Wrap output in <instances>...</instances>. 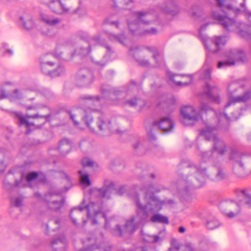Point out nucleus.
<instances>
[{
	"label": "nucleus",
	"instance_id": "14",
	"mask_svg": "<svg viewBox=\"0 0 251 251\" xmlns=\"http://www.w3.org/2000/svg\"><path fill=\"white\" fill-rule=\"evenodd\" d=\"M166 73L170 80L178 86H187L191 83L192 81L193 78L191 75H174L169 71H167Z\"/></svg>",
	"mask_w": 251,
	"mask_h": 251
},
{
	"label": "nucleus",
	"instance_id": "64",
	"mask_svg": "<svg viewBox=\"0 0 251 251\" xmlns=\"http://www.w3.org/2000/svg\"><path fill=\"white\" fill-rule=\"evenodd\" d=\"M137 190L136 187H134V189H133V191H135V190Z\"/></svg>",
	"mask_w": 251,
	"mask_h": 251
},
{
	"label": "nucleus",
	"instance_id": "52",
	"mask_svg": "<svg viewBox=\"0 0 251 251\" xmlns=\"http://www.w3.org/2000/svg\"><path fill=\"white\" fill-rule=\"evenodd\" d=\"M50 220H53L54 223L57 225H59L60 223V221L59 219L55 218H51Z\"/></svg>",
	"mask_w": 251,
	"mask_h": 251
},
{
	"label": "nucleus",
	"instance_id": "19",
	"mask_svg": "<svg viewBox=\"0 0 251 251\" xmlns=\"http://www.w3.org/2000/svg\"><path fill=\"white\" fill-rule=\"evenodd\" d=\"M169 251H196L194 245L190 243H186L184 245H179L176 239H172Z\"/></svg>",
	"mask_w": 251,
	"mask_h": 251
},
{
	"label": "nucleus",
	"instance_id": "62",
	"mask_svg": "<svg viewBox=\"0 0 251 251\" xmlns=\"http://www.w3.org/2000/svg\"><path fill=\"white\" fill-rule=\"evenodd\" d=\"M86 223V221L85 220H83V224L85 225Z\"/></svg>",
	"mask_w": 251,
	"mask_h": 251
},
{
	"label": "nucleus",
	"instance_id": "59",
	"mask_svg": "<svg viewBox=\"0 0 251 251\" xmlns=\"http://www.w3.org/2000/svg\"><path fill=\"white\" fill-rule=\"evenodd\" d=\"M65 176L66 179L67 180H70V178H69V177L67 175H65Z\"/></svg>",
	"mask_w": 251,
	"mask_h": 251
},
{
	"label": "nucleus",
	"instance_id": "38",
	"mask_svg": "<svg viewBox=\"0 0 251 251\" xmlns=\"http://www.w3.org/2000/svg\"><path fill=\"white\" fill-rule=\"evenodd\" d=\"M108 36L109 39L112 41H117L123 45H125V41L126 40V38L123 34L117 35L108 33Z\"/></svg>",
	"mask_w": 251,
	"mask_h": 251
},
{
	"label": "nucleus",
	"instance_id": "20",
	"mask_svg": "<svg viewBox=\"0 0 251 251\" xmlns=\"http://www.w3.org/2000/svg\"><path fill=\"white\" fill-rule=\"evenodd\" d=\"M57 194H56L55 193L49 192L45 195L44 198L45 201L49 208L55 211L58 210L63 206L64 203V200L63 199H61L60 201L53 200L51 201H50L49 200V198L52 197L53 195Z\"/></svg>",
	"mask_w": 251,
	"mask_h": 251
},
{
	"label": "nucleus",
	"instance_id": "16",
	"mask_svg": "<svg viewBox=\"0 0 251 251\" xmlns=\"http://www.w3.org/2000/svg\"><path fill=\"white\" fill-rule=\"evenodd\" d=\"M193 168L196 171L194 178L198 182V185L193 184V187L197 188L203 185L209 176L207 174L206 169L202 167L201 165L199 166L194 165Z\"/></svg>",
	"mask_w": 251,
	"mask_h": 251
},
{
	"label": "nucleus",
	"instance_id": "1",
	"mask_svg": "<svg viewBox=\"0 0 251 251\" xmlns=\"http://www.w3.org/2000/svg\"><path fill=\"white\" fill-rule=\"evenodd\" d=\"M128 189V186L123 185L117 190L114 183L108 181L105 182L104 185L102 188L92 189L89 193L84 194L81 205L71 210L70 216L72 222L75 226L77 225L76 219L73 217V213L80 214L85 208L87 210L88 220L91 221L92 225L97 224L98 219L101 218L105 220V229L110 228L111 226H115V228L110 229L112 234L118 236L122 235L124 232L132 234L140 225L144 224L147 221L150 214L158 211L165 203L172 204L174 202L173 201L171 200L167 201L159 200L154 194L159 192L161 190L153 185L149 186L141 190V191L144 192L145 204L140 202L139 194L136 192L133 194H128L136 203V216L127 220L123 229H122L121 227L116 224L114 218L108 219L106 217L100 199L101 198L109 199L110 194L113 193L122 195L127 191Z\"/></svg>",
	"mask_w": 251,
	"mask_h": 251
},
{
	"label": "nucleus",
	"instance_id": "21",
	"mask_svg": "<svg viewBox=\"0 0 251 251\" xmlns=\"http://www.w3.org/2000/svg\"><path fill=\"white\" fill-rule=\"evenodd\" d=\"M238 201L241 205L245 204L251 207V192L248 189L238 191Z\"/></svg>",
	"mask_w": 251,
	"mask_h": 251
},
{
	"label": "nucleus",
	"instance_id": "32",
	"mask_svg": "<svg viewBox=\"0 0 251 251\" xmlns=\"http://www.w3.org/2000/svg\"><path fill=\"white\" fill-rule=\"evenodd\" d=\"M162 10L165 13L174 15L178 12V8L174 1H170L165 7L162 8Z\"/></svg>",
	"mask_w": 251,
	"mask_h": 251
},
{
	"label": "nucleus",
	"instance_id": "30",
	"mask_svg": "<svg viewBox=\"0 0 251 251\" xmlns=\"http://www.w3.org/2000/svg\"><path fill=\"white\" fill-rule=\"evenodd\" d=\"M100 44V39L99 37H94L89 41V48L80 49V52L78 53L82 56H85L91 52V47L92 45Z\"/></svg>",
	"mask_w": 251,
	"mask_h": 251
},
{
	"label": "nucleus",
	"instance_id": "5",
	"mask_svg": "<svg viewBox=\"0 0 251 251\" xmlns=\"http://www.w3.org/2000/svg\"><path fill=\"white\" fill-rule=\"evenodd\" d=\"M61 52H55L54 54L50 53L43 54L39 59L40 68L42 72L46 75H48L52 77L60 76L64 73V67L59 65L54 70H52L54 66V62L53 60L54 58L59 59L61 56Z\"/></svg>",
	"mask_w": 251,
	"mask_h": 251
},
{
	"label": "nucleus",
	"instance_id": "27",
	"mask_svg": "<svg viewBox=\"0 0 251 251\" xmlns=\"http://www.w3.org/2000/svg\"><path fill=\"white\" fill-rule=\"evenodd\" d=\"M72 142L67 139H64L60 141L56 151L58 150L62 155H65L70 152Z\"/></svg>",
	"mask_w": 251,
	"mask_h": 251
},
{
	"label": "nucleus",
	"instance_id": "60",
	"mask_svg": "<svg viewBox=\"0 0 251 251\" xmlns=\"http://www.w3.org/2000/svg\"><path fill=\"white\" fill-rule=\"evenodd\" d=\"M2 46H3L4 48H6L7 47V45L6 43H3L2 44Z\"/></svg>",
	"mask_w": 251,
	"mask_h": 251
},
{
	"label": "nucleus",
	"instance_id": "35",
	"mask_svg": "<svg viewBox=\"0 0 251 251\" xmlns=\"http://www.w3.org/2000/svg\"><path fill=\"white\" fill-rule=\"evenodd\" d=\"M143 240L147 243H155L161 240V239L158 235H151L144 234L142 232Z\"/></svg>",
	"mask_w": 251,
	"mask_h": 251
},
{
	"label": "nucleus",
	"instance_id": "44",
	"mask_svg": "<svg viewBox=\"0 0 251 251\" xmlns=\"http://www.w3.org/2000/svg\"><path fill=\"white\" fill-rule=\"evenodd\" d=\"M78 110H77L76 111H75L74 112V113H73L72 112H70L69 113V114H70V118L72 119V120L74 122V124L77 126L78 125V122L77 121H76L75 120V115L78 113Z\"/></svg>",
	"mask_w": 251,
	"mask_h": 251
},
{
	"label": "nucleus",
	"instance_id": "12",
	"mask_svg": "<svg viewBox=\"0 0 251 251\" xmlns=\"http://www.w3.org/2000/svg\"><path fill=\"white\" fill-rule=\"evenodd\" d=\"M16 116L18 118L20 125H25L27 128L26 131V134H28L30 133V128L31 126H35L34 124L32 123H30L27 121V119L29 118H40L43 120V123H45L47 121L49 120L50 115H39L38 114H34L32 115H27L25 117L22 114L20 113H17L16 114Z\"/></svg>",
	"mask_w": 251,
	"mask_h": 251
},
{
	"label": "nucleus",
	"instance_id": "49",
	"mask_svg": "<svg viewBox=\"0 0 251 251\" xmlns=\"http://www.w3.org/2000/svg\"><path fill=\"white\" fill-rule=\"evenodd\" d=\"M148 137L150 140H154L155 139L154 135L151 132L148 133Z\"/></svg>",
	"mask_w": 251,
	"mask_h": 251
},
{
	"label": "nucleus",
	"instance_id": "26",
	"mask_svg": "<svg viewBox=\"0 0 251 251\" xmlns=\"http://www.w3.org/2000/svg\"><path fill=\"white\" fill-rule=\"evenodd\" d=\"M66 239L64 236L53 240L51 243V248L55 251H65Z\"/></svg>",
	"mask_w": 251,
	"mask_h": 251
},
{
	"label": "nucleus",
	"instance_id": "2",
	"mask_svg": "<svg viewBox=\"0 0 251 251\" xmlns=\"http://www.w3.org/2000/svg\"><path fill=\"white\" fill-rule=\"evenodd\" d=\"M84 99L83 104L86 106L83 108L84 115L82 117V120L93 133H95V131L90 125V123L93 121V117L90 115L91 114H93L94 116L98 115V119L97 125L99 130L101 132V134H103L107 135L110 132H115L117 134L121 133L117 128L116 123H112L111 122L105 120V115L98 109L93 107V106L100 105L102 101L101 98L88 96L84 98Z\"/></svg>",
	"mask_w": 251,
	"mask_h": 251
},
{
	"label": "nucleus",
	"instance_id": "33",
	"mask_svg": "<svg viewBox=\"0 0 251 251\" xmlns=\"http://www.w3.org/2000/svg\"><path fill=\"white\" fill-rule=\"evenodd\" d=\"M78 174L80 177V183L82 186L87 187L91 185L88 175L84 170L79 171Z\"/></svg>",
	"mask_w": 251,
	"mask_h": 251
},
{
	"label": "nucleus",
	"instance_id": "25",
	"mask_svg": "<svg viewBox=\"0 0 251 251\" xmlns=\"http://www.w3.org/2000/svg\"><path fill=\"white\" fill-rule=\"evenodd\" d=\"M214 113L218 120V126L219 128H224L226 127L229 122H230V118L224 112H216L214 111Z\"/></svg>",
	"mask_w": 251,
	"mask_h": 251
},
{
	"label": "nucleus",
	"instance_id": "3",
	"mask_svg": "<svg viewBox=\"0 0 251 251\" xmlns=\"http://www.w3.org/2000/svg\"><path fill=\"white\" fill-rule=\"evenodd\" d=\"M206 127L202 129L200 134L203 136L205 139L208 141H213L214 142L213 149L212 151L202 152L201 154L202 161L204 162L212 160L213 166L217 168L218 172L214 178L212 179L213 181H218L223 180L225 178V174L222 170L220 168L219 162L217 159H215L213 155L217 151L219 155H223L226 150V146L223 140L218 138V130L217 128L211 126L209 124L204 123Z\"/></svg>",
	"mask_w": 251,
	"mask_h": 251
},
{
	"label": "nucleus",
	"instance_id": "37",
	"mask_svg": "<svg viewBox=\"0 0 251 251\" xmlns=\"http://www.w3.org/2000/svg\"><path fill=\"white\" fill-rule=\"evenodd\" d=\"M191 178L189 179L188 177L183 178L182 180L179 181V183L185 185V188L182 189H179V193L182 194H185L187 195L188 192L187 184H189V181H192L193 177L190 176Z\"/></svg>",
	"mask_w": 251,
	"mask_h": 251
},
{
	"label": "nucleus",
	"instance_id": "51",
	"mask_svg": "<svg viewBox=\"0 0 251 251\" xmlns=\"http://www.w3.org/2000/svg\"><path fill=\"white\" fill-rule=\"evenodd\" d=\"M96 64L97 65V66L98 67H103L105 65L106 63L103 62V61H101L100 62H96Z\"/></svg>",
	"mask_w": 251,
	"mask_h": 251
},
{
	"label": "nucleus",
	"instance_id": "53",
	"mask_svg": "<svg viewBox=\"0 0 251 251\" xmlns=\"http://www.w3.org/2000/svg\"><path fill=\"white\" fill-rule=\"evenodd\" d=\"M105 22L107 24H110L111 25H114L116 26V27H118V23L117 22H109L107 20H106Z\"/></svg>",
	"mask_w": 251,
	"mask_h": 251
},
{
	"label": "nucleus",
	"instance_id": "56",
	"mask_svg": "<svg viewBox=\"0 0 251 251\" xmlns=\"http://www.w3.org/2000/svg\"><path fill=\"white\" fill-rule=\"evenodd\" d=\"M140 144L138 142L136 144H135L133 145V147L135 149L140 148Z\"/></svg>",
	"mask_w": 251,
	"mask_h": 251
},
{
	"label": "nucleus",
	"instance_id": "36",
	"mask_svg": "<svg viewBox=\"0 0 251 251\" xmlns=\"http://www.w3.org/2000/svg\"><path fill=\"white\" fill-rule=\"evenodd\" d=\"M41 18L42 20L49 25H54L59 22L57 19L52 18L45 14H42L41 15Z\"/></svg>",
	"mask_w": 251,
	"mask_h": 251
},
{
	"label": "nucleus",
	"instance_id": "61",
	"mask_svg": "<svg viewBox=\"0 0 251 251\" xmlns=\"http://www.w3.org/2000/svg\"><path fill=\"white\" fill-rule=\"evenodd\" d=\"M129 3L132 6L133 4L132 0H129Z\"/></svg>",
	"mask_w": 251,
	"mask_h": 251
},
{
	"label": "nucleus",
	"instance_id": "50",
	"mask_svg": "<svg viewBox=\"0 0 251 251\" xmlns=\"http://www.w3.org/2000/svg\"><path fill=\"white\" fill-rule=\"evenodd\" d=\"M6 167V165L4 164L2 162L0 163V174L2 173L4 171Z\"/></svg>",
	"mask_w": 251,
	"mask_h": 251
},
{
	"label": "nucleus",
	"instance_id": "46",
	"mask_svg": "<svg viewBox=\"0 0 251 251\" xmlns=\"http://www.w3.org/2000/svg\"><path fill=\"white\" fill-rule=\"evenodd\" d=\"M25 178H24V175H22V176H21V178L20 180H16L15 181V186H16V187H22V186H24V185H23L22 183V181Z\"/></svg>",
	"mask_w": 251,
	"mask_h": 251
},
{
	"label": "nucleus",
	"instance_id": "18",
	"mask_svg": "<svg viewBox=\"0 0 251 251\" xmlns=\"http://www.w3.org/2000/svg\"><path fill=\"white\" fill-rule=\"evenodd\" d=\"M158 126L159 128L164 131L171 132L174 127V124L170 118V116L164 117L157 122L155 121L153 123V126Z\"/></svg>",
	"mask_w": 251,
	"mask_h": 251
},
{
	"label": "nucleus",
	"instance_id": "45",
	"mask_svg": "<svg viewBox=\"0 0 251 251\" xmlns=\"http://www.w3.org/2000/svg\"><path fill=\"white\" fill-rule=\"evenodd\" d=\"M136 61L138 62L139 64L142 66H148L149 65V62L147 60L138 59L136 58Z\"/></svg>",
	"mask_w": 251,
	"mask_h": 251
},
{
	"label": "nucleus",
	"instance_id": "40",
	"mask_svg": "<svg viewBox=\"0 0 251 251\" xmlns=\"http://www.w3.org/2000/svg\"><path fill=\"white\" fill-rule=\"evenodd\" d=\"M220 225L219 222L216 219H212L208 220L206 224V227L209 229H214Z\"/></svg>",
	"mask_w": 251,
	"mask_h": 251
},
{
	"label": "nucleus",
	"instance_id": "63",
	"mask_svg": "<svg viewBox=\"0 0 251 251\" xmlns=\"http://www.w3.org/2000/svg\"><path fill=\"white\" fill-rule=\"evenodd\" d=\"M151 176L152 178H154L155 177V176H154V174H152L151 175Z\"/></svg>",
	"mask_w": 251,
	"mask_h": 251
},
{
	"label": "nucleus",
	"instance_id": "8",
	"mask_svg": "<svg viewBox=\"0 0 251 251\" xmlns=\"http://www.w3.org/2000/svg\"><path fill=\"white\" fill-rule=\"evenodd\" d=\"M209 23L205 24L201 26L199 33L201 40L202 41L205 48L210 52H215L218 50L221 46H224L226 42V36H215L208 38L201 32L204 30Z\"/></svg>",
	"mask_w": 251,
	"mask_h": 251
},
{
	"label": "nucleus",
	"instance_id": "13",
	"mask_svg": "<svg viewBox=\"0 0 251 251\" xmlns=\"http://www.w3.org/2000/svg\"><path fill=\"white\" fill-rule=\"evenodd\" d=\"M96 241L95 237H89L86 241L82 240V243L84 246L82 249L83 251H93L96 249H99L100 251H110L111 247L106 245L105 243H102L100 246H96L93 244Z\"/></svg>",
	"mask_w": 251,
	"mask_h": 251
},
{
	"label": "nucleus",
	"instance_id": "24",
	"mask_svg": "<svg viewBox=\"0 0 251 251\" xmlns=\"http://www.w3.org/2000/svg\"><path fill=\"white\" fill-rule=\"evenodd\" d=\"M210 58L208 54H207L204 64L201 71L200 78L207 80L210 79L211 77Z\"/></svg>",
	"mask_w": 251,
	"mask_h": 251
},
{
	"label": "nucleus",
	"instance_id": "9",
	"mask_svg": "<svg viewBox=\"0 0 251 251\" xmlns=\"http://www.w3.org/2000/svg\"><path fill=\"white\" fill-rule=\"evenodd\" d=\"M137 85L136 82L134 80L131 81L130 84L128 86L126 92L116 90L114 91L112 94H111L112 99H114L116 97L118 98L116 100H114L113 103L114 104H127L130 106L134 107L136 105L139 104L140 106H142L144 105V102L141 100L134 98L130 100H127L126 101L124 100L123 99H124L126 93H129L131 91L136 89L137 88Z\"/></svg>",
	"mask_w": 251,
	"mask_h": 251
},
{
	"label": "nucleus",
	"instance_id": "58",
	"mask_svg": "<svg viewBox=\"0 0 251 251\" xmlns=\"http://www.w3.org/2000/svg\"><path fill=\"white\" fill-rule=\"evenodd\" d=\"M108 73H109L111 75H112L114 74V71L113 70H109L108 71Z\"/></svg>",
	"mask_w": 251,
	"mask_h": 251
},
{
	"label": "nucleus",
	"instance_id": "6",
	"mask_svg": "<svg viewBox=\"0 0 251 251\" xmlns=\"http://www.w3.org/2000/svg\"><path fill=\"white\" fill-rule=\"evenodd\" d=\"M243 90V88L239 86L238 82H231L227 88L228 100L225 106V108L236 103L245 102L251 99V90Z\"/></svg>",
	"mask_w": 251,
	"mask_h": 251
},
{
	"label": "nucleus",
	"instance_id": "7",
	"mask_svg": "<svg viewBox=\"0 0 251 251\" xmlns=\"http://www.w3.org/2000/svg\"><path fill=\"white\" fill-rule=\"evenodd\" d=\"M209 109L208 104L203 102L201 105V111H198L192 105H185L180 109L182 116L181 122L185 126L193 125L196 122L201 119V112H207Z\"/></svg>",
	"mask_w": 251,
	"mask_h": 251
},
{
	"label": "nucleus",
	"instance_id": "23",
	"mask_svg": "<svg viewBox=\"0 0 251 251\" xmlns=\"http://www.w3.org/2000/svg\"><path fill=\"white\" fill-rule=\"evenodd\" d=\"M21 98L22 95L18 90H15L12 94H9L6 92L4 88L0 89V100L8 98L11 101H15Z\"/></svg>",
	"mask_w": 251,
	"mask_h": 251
},
{
	"label": "nucleus",
	"instance_id": "22",
	"mask_svg": "<svg viewBox=\"0 0 251 251\" xmlns=\"http://www.w3.org/2000/svg\"><path fill=\"white\" fill-rule=\"evenodd\" d=\"M50 9L54 13L61 14V10L67 12L68 10L65 8L64 5L63 4L60 0L55 1L54 0H50L44 2Z\"/></svg>",
	"mask_w": 251,
	"mask_h": 251
},
{
	"label": "nucleus",
	"instance_id": "31",
	"mask_svg": "<svg viewBox=\"0 0 251 251\" xmlns=\"http://www.w3.org/2000/svg\"><path fill=\"white\" fill-rule=\"evenodd\" d=\"M37 179L39 181L41 182H44L46 181V177L45 175L42 173L32 172L29 173L26 177V180L27 182H29L31 181Z\"/></svg>",
	"mask_w": 251,
	"mask_h": 251
},
{
	"label": "nucleus",
	"instance_id": "10",
	"mask_svg": "<svg viewBox=\"0 0 251 251\" xmlns=\"http://www.w3.org/2000/svg\"><path fill=\"white\" fill-rule=\"evenodd\" d=\"M226 61H220L218 63L217 67L219 69L226 68L235 64L237 61L243 60L244 57V52L239 50H230L225 53Z\"/></svg>",
	"mask_w": 251,
	"mask_h": 251
},
{
	"label": "nucleus",
	"instance_id": "4",
	"mask_svg": "<svg viewBox=\"0 0 251 251\" xmlns=\"http://www.w3.org/2000/svg\"><path fill=\"white\" fill-rule=\"evenodd\" d=\"M151 15L148 12H135L133 13L134 19L133 21H128V25L131 33L136 35H144L146 34L154 35L157 32L154 28L150 29H144L143 25H148L150 22L147 20L150 19Z\"/></svg>",
	"mask_w": 251,
	"mask_h": 251
},
{
	"label": "nucleus",
	"instance_id": "39",
	"mask_svg": "<svg viewBox=\"0 0 251 251\" xmlns=\"http://www.w3.org/2000/svg\"><path fill=\"white\" fill-rule=\"evenodd\" d=\"M227 206L229 208H231L233 206H235L237 207V209L235 210V212H229L227 213H226V215L227 217L230 218H233L235 216H236L240 212V206L239 205V204L237 203H227Z\"/></svg>",
	"mask_w": 251,
	"mask_h": 251
},
{
	"label": "nucleus",
	"instance_id": "11",
	"mask_svg": "<svg viewBox=\"0 0 251 251\" xmlns=\"http://www.w3.org/2000/svg\"><path fill=\"white\" fill-rule=\"evenodd\" d=\"M242 154L235 149L230 151L229 160L233 161V170L234 173L240 177L244 176V165L241 161Z\"/></svg>",
	"mask_w": 251,
	"mask_h": 251
},
{
	"label": "nucleus",
	"instance_id": "48",
	"mask_svg": "<svg viewBox=\"0 0 251 251\" xmlns=\"http://www.w3.org/2000/svg\"><path fill=\"white\" fill-rule=\"evenodd\" d=\"M139 50V48L138 47L131 48L130 50V54H131L135 58H136L135 56H134V52L138 51Z\"/></svg>",
	"mask_w": 251,
	"mask_h": 251
},
{
	"label": "nucleus",
	"instance_id": "29",
	"mask_svg": "<svg viewBox=\"0 0 251 251\" xmlns=\"http://www.w3.org/2000/svg\"><path fill=\"white\" fill-rule=\"evenodd\" d=\"M147 49L152 52L153 58L155 61L157 66H160L164 64L163 58L162 56L158 52L155 47H147Z\"/></svg>",
	"mask_w": 251,
	"mask_h": 251
},
{
	"label": "nucleus",
	"instance_id": "42",
	"mask_svg": "<svg viewBox=\"0 0 251 251\" xmlns=\"http://www.w3.org/2000/svg\"><path fill=\"white\" fill-rule=\"evenodd\" d=\"M81 164L83 167H93L95 162L89 158H84L82 159Z\"/></svg>",
	"mask_w": 251,
	"mask_h": 251
},
{
	"label": "nucleus",
	"instance_id": "41",
	"mask_svg": "<svg viewBox=\"0 0 251 251\" xmlns=\"http://www.w3.org/2000/svg\"><path fill=\"white\" fill-rule=\"evenodd\" d=\"M23 198L20 196L17 197H12L11 199L12 205L16 207H20L22 204Z\"/></svg>",
	"mask_w": 251,
	"mask_h": 251
},
{
	"label": "nucleus",
	"instance_id": "28",
	"mask_svg": "<svg viewBox=\"0 0 251 251\" xmlns=\"http://www.w3.org/2000/svg\"><path fill=\"white\" fill-rule=\"evenodd\" d=\"M20 22L22 24L24 28L27 30L31 29L34 25L32 17L28 14H25L20 17Z\"/></svg>",
	"mask_w": 251,
	"mask_h": 251
},
{
	"label": "nucleus",
	"instance_id": "17",
	"mask_svg": "<svg viewBox=\"0 0 251 251\" xmlns=\"http://www.w3.org/2000/svg\"><path fill=\"white\" fill-rule=\"evenodd\" d=\"M77 84L79 86H85L93 81L91 74L87 69L79 70L76 75Z\"/></svg>",
	"mask_w": 251,
	"mask_h": 251
},
{
	"label": "nucleus",
	"instance_id": "43",
	"mask_svg": "<svg viewBox=\"0 0 251 251\" xmlns=\"http://www.w3.org/2000/svg\"><path fill=\"white\" fill-rule=\"evenodd\" d=\"M201 11L200 7L197 5H195L192 7L189 13L193 16H199V13Z\"/></svg>",
	"mask_w": 251,
	"mask_h": 251
},
{
	"label": "nucleus",
	"instance_id": "15",
	"mask_svg": "<svg viewBox=\"0 0 251 251\" xmlns=\"http://www.w3.org/2000/svg\"><path fill=\"white\" fill-rule=\"evenodd\" d=\"M204 94L209 100L217 104L220 103L219 89L217 86L210 85L206 82Z\"/></svg>",
	"mask_w": 251,
	"mask_h": 251
},
{
	"label": "nucleus",
	"instance_id": "57",
	"mask_svg": "<svg viewBox=\"0 0 251 251\" xmlns=\"http://www.w3.org/2000/svg\"><path fill=\"white\" fill-rule=\"evenodd\" d=\"M34 196H35V197H37V198L40 197L41 196L40 194L37 192H36L34 194Z\"/></svg>",
	"mask_w": 251,
	"mask_h": 251
},
{
	"label": "nucleus",
	"instance_id": "47",
	"mask_svg": "<svg viewBox=\"0 0 251 251\" xmlns=\"http://www.w3.org/2000/svg\"><path fill=\"white\" fill-rule=\"evenodd\" d=\"M105 48L106 49L107 53L103 57L104 59H105V58H109V56L110 54H111L112 53L111 49L109 46L106 45L105 46Z\"/></svg>",
	"mask_w": 251,
	"mask_h": 251
},
{
	"label": "nucleus",
	"instance_id": "54",
	"mask_svg": "<svg viewBox=\"0 0 251 251\" xmlns=\"http://www.w3.org/2000/svg\"><path fill=\"white\" fill-rule=\"evenodd\" d=\"M13 51L11 50H7L4 52L5 54H8L10 55H12L13 54Z\"/></svg>",
	"mask_w": 251,
	"mask_h": 251
},
{
	"label": "nucleus",
	"instance_id": "55",
	"mask_svg": "<svg viewBox=\"0 0 251 251\" xmlns=\"http://www.w3.org/2000/svg\"><path fill=\"white\" fill-rule=\"evenodd\" d=\"M185 228L183 226H181L179 228L178 231L180 233H183L185 231Z\"/></svg>",
	"mask_w": 251,
	"mask_h": 251
},
{
	"label": "nucleus",
	"instance_id": "34",
	"mask_svg": "<svg viewBox=\"0 0 251 251\" xmlns=\"http://www.w3.org/2000/svg\"><path fill=\"white\" fill-rule=\"evenodd\" d=\"M150 221L153 223H158L166 224L169 223L168 218L166 216H163L159 214H154L151 217Z\"/></svg>",
	"mask_w": 251,
	"mask_h": 251
}]
</instances>
